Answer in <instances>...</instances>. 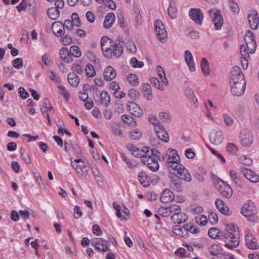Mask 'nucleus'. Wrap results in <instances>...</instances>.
<instances>
[{"instance_id": "obj_29", "label": "nucleus", "mask_w": 259, "mask_h": 259, "mask_svg": "<svg viewBox=\"0 0 259 259\" xmlns=\"http://www.w3.org/2000/svg\"><path fill=\"white\" fill-rule=\"evenodd\" d=\"M116 75L115 69L111 66L107 67L104 71V78L106 80H111L114 79Z\"/></svg>"}, {"instance_id": "obj_12", "label": "nucleus", "mask_w": 259, "mask_h": 259, "mask_svg": "<svg viewBox=\"0 0 259 259\" xmlns=\"http://www.w3.org/2000/svg\"><path fill=\"white\" fill-rule=\"evenodd\" d=\"M240 171L251 182L257 183L259 182V176L251 169L242 167L240 168Z\"/></svg>"}, {"instance_id": "obj_58", "label": "nucleus", "mask_w": 259, "mask_h": 259, "mask_svg": "<svg viewBox=\"0 0 259 259\" xmlns=\"http://www.w3.org/2000/svg\"><path fill=\"white\" fill-rule=\"evenodd\" d=\"M159 117L164 122H168L171 119V116L169 113L165 112H162L159 113Z\"/></svg>"}, {"instance_id": "obj_16", "label": "nucleus", "mask_w": 259, "mask_h": 259, "mask_svg": "<svg viewBox=\"0 0 259 259\" xmlns=\"http://www.w3.org/2000/svg\"><path fill=\"white\" fill-rule=\"evenodd\" d=\"M127 109L132 115L136 117H140L143 115L142 109L135 102H128Z\"/></svg>"}, {"instance_id": "obj_35", "label": "nucleus", "mask_w": 259, "mask_h": 259, "mask_svg": "<svg viewBox=\"0 0 259 259\" xmlns=\"http://www.w3.org/2000/svg\"><path fill=\"white\" fill-rule=\"evenodd\" d=\"M229 174L232 180L237 185V186L239 188H242L243 185L242 181L240 177L237 174L236 172L234 170H230Z\"/></svg>"}, {"instance_id": "obj_31", "label": "nucleus", "mask_w": 259, "mask_h": 259, "mask_svg": "<svg viewBox=\"0 0 259 259\" xmlns=\"http://www.w3.org/2000/svg\"><path fill=\"white\" fill-rule=\"evenodd\" d=\"M63 23L61 22H54L52 26V29L54 33L58 36H60L63 34L64 30Z\"/></svg>"}, {"instance_id": "obj_37", "label": "nucleus", "mask_w": 259, "mask_h": 259, "mask_svg": "<svg viewBox=\"0 0 259 259\" xmlns=\"http://www.w3.org/2000/svg\"><path fill=\"white\" fill-rule=\"evenodd\" d=\"M109 244L108 241H106L104 243L96 242L94 243V246L96 249L105 252L109 250Z\"/></svg>"}, {"instance_id": "obj_56", "label": "nucleus", "mask_w": 259, "mask_h": 259, "mask_svg": "<svg viewBox=\"0 0 259 259\" xmlns=\"http://www.w3.org/2000/svg\"><path fill=\"white\" fill-rule=\"evenodd\" d=\"M158 214L163 217H167L170 215L169 209L168 207H160L158 210Z\"/></svg>"}, {"instance_id": "obj_45", "label": "nucleus", "mask_w": 259, "mask_h": 259, "mask_svg": "<svg viewBox=\"0 0 259 259\" xmlns=\"http://www.w3.org/2000/svg\"><path fill=\"white\" fill-rule=\"evenodd\" d=\"M184 230L186 233L188 231L193 234H197L199 232V228L190 224L185 225L184 226Z\"/></svg>"}, {"instance_id": "obj_34", "label": "nucleus", "mask_w": 259, "mask_h": 259, "mask_svg": "<svg viewBox=\"0 0 259 259\" xmlns=\"http://www.w3.org/2000/svg\"><path fill=\"white\" fill-rule=\"evenodd\" d=\"M169 187L178 192H181L183 191V186L181 183L177 182L174 178H171L170 179Z\"/></svg>"}, {"instance_id": "obj_53", "label": "nucleus", "mask_w": 259, "mask_h": 259, "mask_svg": "<svg viewBox=\"0 0 259 259\" xmlns=\"http://www.w3.org/2000/svg\"><path fill=\"white\" fill-rule=\"evenodd\" d=\"M139 92L135 89H131L128 91V96L133 100H136L140 97Z\"/></svg>"}, {"instance_id": "obj_17", "label": "nucleus", "mask_w": 259, "mask_h": 259, "mask_svg": "<svg viewBox=\"0 0 259 259\" xmlns=\"http://www.w3.org/2000/svg\"><path fill=\"white\" fill-rule=\"evenodd\" d=\"M245 245L247 247L251 249H256L258 248V245L256 239L252 234L247 233L245 237Z\"/></svg>"}, {"instance_id": "obj_26", "label": "nucleus", "mask_w": 259, "mask_h": 259, "mask_svg": "<svg viewBox=\"0 0 259 259\" xmlns=\"http://www.w3.org/2000/svg\"><path fill=\"white\" fill-rule=\"evenodd\" d=\"M170 219L174 224H180L187 221L188 216L185 213L181 212L176 215H172Z\"/></svg>"}, {"instance_id": "obj_11", "label": "nucleus", "mask_w": 259, "mask_h": 259, "mask_svg": "<svg viewBox=\"0 0 259 259\" xmlns=\"http://www.w3.org/2000/svg\"><path fill=\"white\" fill-rule=\"evenodd\" d=\"M71 164L76 172L82 176L83 175V168L86 167L84 159L77 158L72 160V158H70Z\"/></svg>"}, {"instance_id": "obj_32", "label": "nucleus", "mask_w": 259, "mask_h": 259, "mask_svg": "<svg viewBox=\"0 0 259 259\" xmlns=\"http://www.w3.org/2000/svg\"><path fill=\"white\" fill-rule=\"evenodd\" d=\"M69 84L74 87H76L80 82L79 77L74 72L69 73L67 76Z\"/></svg>"}, {"instance_id": "obj_47", "label": "nucleus", "mask_w": 259, "mask_h": 259, "mask_svg": "<svg viewBox=\"0 0 259 259\" xmlns=\"http://www.w3.org/2000/svg\"><path fill=\"white\" fill-rule=\"evenodd\" d=\"M85 74L88 77H92L96 75V71L94 67L91 64L86 65L85 68L84 69Z\"/></svg>"}, {"instance_id": "obj_6", "label": "nucleus", "mask_w": 259, "mask_h": 259, "mask_svg": "<svg viewBox=\"0 0 259 259\" xmlns=\"http://www.w3.org/2000/svg\"><path fill=\"white\" fill-rule=\"evenodd\" d=\"M161 159L165 162L166 167L176 162H180V157L177 150L171 148L167 150L165 155L161 157Z\"/></svg>"}, {"instance_id": "obj_48", "label": "nucleus", "mask_w": 259, "mask_h": 259, "mask_svg": "<svg viewBox=\"0 0 259 259\" xmlns=\"http://www.w3.org/2000/svg\"><path fill=\"white\" fill-rule=\"evenodd\" d=\"M168 209L170 214L172 213V215H176L182 212L180 206L177 204H170L168 206Z\"/></svg>"}, {"instance_id": "obj_41", "label": "nucleus", "mask_w": 259, "mask_h": 259, "mask_svg": "<svg viewBox=\"0 0 259 259\" xmlns=\"http://www.w3.org/2000/svg\"><path fill=\"white\" fill-rule=\"evenodd\" d=\"M48 16L53 20H56L60 15L59 11L56 8H51L48 9Z\"/></svg>"}, {"instance_id": "obj_51", "label": "nucleus", "mask_w": 259, "mask_h": 259, "mask_svg": "<svg viewBox=\"0 0 259 259\" xmlns=\"http://www.w3.org/2000/svg\"><path fill=\"white\" fill-rule=\"evenodd\" d=\"M172 232L174 234L182 237H184L185 233H186L184 230V227L182 228L180 226H176L174 227L172 229Z\"/></svg>"}, {"instance_id": "obj_24", "label": "nucleus", "mask_w": 259, "mask_h": 259, "mask_svg": "<svg viewBox=\"0 0 259 259\" xmlns=\"http://www.w3.org/2000/svg\"><path fill=\"white\" fill-rule=\"evenodd\" d=\"M97 105L101 104L106 107L109 105L110 97L107 91H102L100 94V100L96 101Z\"/></svg>"}, {"instance_id": "obj_43", "label": "nucleus", "mask_w": 259, "mask_h": 259, "mask_svg": "<svg viewBox=\"0 0 259 259\" xmlns=\"http://www.w3.org/2000/svg\"><path fill=\"white\" fill-rule=\"evenodd\" d=\"M195 222L200 226H205L208 222V219L205 215L199 214L195 217Z\"/></svg>"}, {"instance_id": "obj_63", "label": "nucleus", "mask_w": 259, "mask_h": 259, "mask_svg": "<svg viewBox=\"0 0 259 259\" xmlns=\"http://www.w3.org/2000/svg\"><path fill=\"white\" fill-rule=\"evenodd\" d=\"M12 65L16 69H19L23 67V63L21 58H17L13 61Z\"/></svg>"}, {"instance_id": "obj_49", "label": "nucleus", "mask_w": 259, "mask_h": 259, "mask_svg": "<svg viewBox=\"0 0 259 259\" xmlns=\"http://www.w3.org/2000/svg\"><path fill=\"white\" fill-rule=\"evenodd\" d=\"M220 233V231L216 228H212L208 231L209 237L213 239L219 238Z\"/></svg>"}, {"instance_id": "obj_59", "label": "nucleus", "mask_w": 259, "mask_h": 259, "mask_svg": "<svg viewBox=\"0 0 259 259\" xmlns=\"http://www.w3.org/2000/svg\"><path fill=\"white\" fill-rule=\"evenodd\" d=\"M208 220L212 224H216L218 222V217L217 214L213 212H211L208 215Z\"/></svg>"}, {"instance_id": "obj_62", "label": "nucleus", "mask_w": 259, "mask_h": 259, "mask_svg": "<svg viewBox=\"0 0 259 259\" xmlns=\"http://www.w3.org/2000/svg\"><path fill=\"white\" fill-rule=\"evenodd\" d=\"M121 120L123 122H124L125 123H127L128 124H132L133 123V124L135 125V123H136L134 121V119L130 115H122Z\"/></svg>"}, {"instance_id": "obj_64", "label": "nucleus", "mask_w": 259, "mask_h": 259, "mask_svg": "<svg viewBox=\"0 0 259 259\" xmlns=\"http://www.w3.org/2000/svg\"><path fill=\"white\" fill-rule=\"evenodd\" d=\"M224 121L227 126H231L233 123V119L232 117L227 114L223 115Z\"/></svg>"}, {"instance_id": "obj_44", "label": "nucleus", "mask_w": 259, "mask_h": 259, "mask_svg": "<svg viewBox=\"0 0 259 259\" xmlns=\"http://www.w3.org/2000/svg\"><path fill=\"white\" fill-rule=\"evenodd\" d=\"M209 251L211 255L217 256L221 253L222 249L218 245L213 244L210 247Z\"/></svg>"}, {"instance_id": "obj_3", "label": "nucleus", "mask_w": 259, "mask_h": 259, "mask_svg": "<svg viewBox=\"0 0 259 259\" xmlns=\"http://www.w3.org/2000/svg\"><path fill=\"white\" fill-rule=\"evenodd\" d=\"M225 238L229 242L225 244L228 248L233 249L238 246L239 244V231L238 228L233 224H228L226 226Z\"/></svg>"}, {"instance_id": "obj_38", "label": "nucleus", "mask_w": 259, "mask_h": 259, "mask_svg": "<svg viewBox=\"0 0 259 259\" xmlns=\"http://www.w3.org/2000/svg\"><path fill=\"white\" fill-rule=\"evenodd\" d=\"M156 71L158 73V76L161 79V81L166 85H167L168 84V80L165 76V74L164 71L162 69V68L160 66H157L156 67Z\"/></svg>"}, {"instance_id": "obj_60", "label": "nucleus", "mask_w": 259, "mask_h": 259, "mask_svg": "<svg viewBox=\"0 0 259 259\" xmlns=\"http://www.w3.org/2000/svg\"><path fill=\"white\" fill-rule=\"evenodd\" d=\"M126 48L132 54H135L137 52V48L134 42L128 41L126 42Z\"/></svg>"}, {"instance_id": "obj_14", "label": "nucleus", "mask_w": 259, "mask_h": 259, "mask_svg": "<svg viewBox=\"0 0 259 259\" xmlns=\"http://www.w3.org/2000/svg\"><path fill=\"white\" fill-rule=\"evenodd\" d=\"M189 16L191 19L198 25L202 23L203 15L199 9H191L189 11Z\"/></svg>"}, {"instance_id": "obj_15", "label": "nucleus", "mask_w": 259, "mask_h": 259, "mask_svg": "<svg viewBox=\"0 0 259 259\" xmlns=\"http://www.w3.org/2000/svg\"><path fill=\"white\" fill-rule=\"evenodd\" d=\"M217 188L222 195L225 197L230 198L233 194L232 188L228 184L223 181H221V184H219Z\"/></svg>"}, {"instance_id": "obj_7", "label": "nucleus", "mask_w": 259, "mask_h": 259, "mask_svg": "<svg viewBox=\"0 0 259 259\" xmlns=\"http://www.w3.org/2000/svg\"><path fill=\"white\" fill-rule=\"evenodd\" d=\"M159 152L156 155L152 154H147L145 156H143V160L142 161L145 164H146L149 169L153 171H157L159 168V165L157 160L159 157Z\"/></svg>"}, {"instance_id": "obj_40", "label": "nucleus", "mask_w": 259, "mask_h": 259, "mask_svg": "<svg viewBox=\"0 0 259 259\" xmlns=\"http://www.w3.org/2000/svg\"><path fill=\"white\" fill-rule=\"evenodd\" d=\"M201 67L204 75H208L209 74V65L208 62L204 58L201 59Z\"/></svg>"}, {"instance_id": "obj_19", "label": "nucleus", "mask_w": 259, "mask_h": 259, "mask_svg": "<svg viewBox=\"0 0 259 259\" xmlns=\"http://www.w3.org/2000/svg\"><path fill=\"white\" fill-rule=\"evenodd\" d=\"M175 198L174 193L168 189H165L162 192L160 200L162 203H168L171 202Z\"/></svg>"}, {"instance_id": "obj_28", "label": "nucleus", "mask_w": 259, "mask_h": 259, "mask_svg": "<svg viewBox=\"0 0 259 259\" xmlns=\"http://www.w3.org/2000/svg\"><path fill=\"white\" fill-rule=\"evenodd\" d=\"M181 180L186 182H190L192 180V177L188 169L185 166L180 170L176 175Z\"/></svg>"}, {"instance_id": "obj_8", "label": "nucleus", "mask_w": 259, "mask_h": 259, "mask_svg": "<svg viewBox=\"0 0 259 259\" xmlns=\"http://www.w3.org/2000/svg\"><path fill=\"white\" fill-rule=\"evenodd\" d=\"M246 49L250 54H253L256 49V44L254 36L251 31L247 30L244 36Z\"/></svg>"}, {"instance_id": "obj_10", "label": "nucleus", "mask_w": 259, "mask_h": 259, "mask_svg": "<svg viewBox=\"0 0 259 259\" xmlns=\"http://www.w3.org/2000/svg\"><path fill=\"white\" fill-rule=\"evenodd\" d=\"M208 13L212 17V21L215 29L217 30L220 29L224 23V20L221 12L212 9L208 10Z\"/></svg>"}, {"instance_id": "obj_25", "label": "nucleus", "mask_w": 259, "mask_h": 259, "mask_svg": "<svg viewBox=\"0 0 259 259\" xmlns=\"http://www.w3.org/2000/svg\"><path fill=\"white\" fill-rule=\"evenodd\" d=\"M185 96L189 100L190 102L193 104L195 107L198 106V100L194 94L193 90L191 88H187L185 92Z\"/></svg>"}, {"instance_id": "obj_20", "label": "nucleus", "mask_w": 259, "mask_h": 259, "mask_svg": "<svg viewBox=\"0 0 259 259\" xmlns=\"http://www.w3.org/2000/svg\"><path fill=\"white\" fill-rule=\"evenodd\" d=\"M215 203L216 207L222 213L226 215H231V211L223 200L219 198L217 199Z\"/></svg>"}, {"instance_id": "obj_2", "label": "nucleus", "mask_w": 259, "mask_h": 259, "mask_svg": "<svg viewBox=\"0 0 259 259\" xmlns=\"http://www.w3.org/2000/svg\"><path fill=\"white\" fill-rule=\"evenodd\" d=\"M230 84V91L233 96H240L244 94L246 82L240 68L237 66H234L231 69Z\"/></svg>"}, {"instance_id": "obj_50", "label": "nucleus", "mask_w": 259, "mask_h": 259, "mask_svg": "<svg viewBox=\"0 0 259 259\" xmlns=\"http://www.w3.org/2000/svg\"><path fill=\"white\" fill-rule=\"evenodd\" d=\"M71 69L73 72H76L79 74H82L84 71L83 66L78 63L73 64L71 67Z\"/></svg>"}, {"instance_id": "obj_36", "label": "nucleus", "mask_w": 259, "mask_h": 259, "mask_svg": "<svg viewBox=\"0 0 259 259\" xmlns=\"http://www.w3.org/2000/svg\"><path fill=\"white\" fill-rule=\"evenodd\" d=\"M168 14L172 19H175L177 16V9L174 3L170 2L167 10Z\"/></svg>"}, {"instance_id": "obj_4", "label": "nucleus", "mask_w": 259, "mask_h": 259, "mask_svg": "<svg viewBox=\"0 0 259 259\" xmlns=\"http://www.w3.org/2000/svg\"><path fill=\"white\" fill-rule=\"evenodd\" d=\"M257 213L254 203L250 200L246 201L242 206L241 213L250 222H256L258 221Z\"/></svg>"}, {"instance_id": "obj_1", "label": "nucleus", "mask_w": 259, "mask_h": 259, "mask_svg": "<svg viewBox=\"0 0 259 259\" xmlns=\"http://www.w3.org/2000/svg\"><path fill=\"white\" fill-rule=\"evenodd\" d=\"M100 44L102 53L107 59L119 58L123 54V48L120 42L116 43L107 36L101 38Z\"/></svg>"}, {"instance_id": "obj_13", "label": "nucleus", "mask_w": 259, "mask_h": 259, "mask_svg": "<svg viewBox=\"0 0 259 259\" xmlns=\"http://www.w3.org/2000/svg\"><path fill=\"white\" fill-rule=\"evenodd\" d=\"M154 131L157 138L164 142H168L169 140L167 131L162 125L154 126Z\"/></svg>"}, {"instance_id": "obj_46", "label": "nucleus", "mask_w": 259, "mask_h": 259, "mask_svg": "<svg viewBox=\"0 0 259 259\" xmlns=\"http://www.w3.org/2000/svg\"><path fill=\"white\" fill-rule=\"evenodd\" d=\"M139 179L140 183L144 187H146L149 186V179L145 172H141L139 173Z\"/></svg>"}, {"instance_id": "obj_23", "label": "nucleus", "mask_w": 259, "mask_h": 259, "mask_svg": "<svg viewBox=\"0 0 259 259\" xmlns=\"http://www.w3.org/2000/svg\"><path fill=\"white\" fill-rule=\"evenodd\" d=\"M185 60L189 67V70L191 72L195 71V65L193 60V57L190 51L187 50L185 52Z\"/></svg>"}, {"instance_id": "obj_33", "label": "nucleus", "mask_w": 259, "mask_h": 259, "mask_svg": "<svg viewBox=\"0 0 259 259\" xmlns=\"http://www.w3.org/2000/svg\"><path fill=\"white\" fill-rule=\"evenodd\" d=\"M184 166L181 164L180 162H176V163L172 164V165H170L169 167H167V168L170 173L176 176L178 172H179L180 170H182Z\"/></svg>"}, {"instance_id": "obj_30", "label": "nucleus", "mask_w": 259, "mask_h": 259, "mask_svg": "<svg viewBox=\"0 0 259 259\" xmlns=\"http://www.w3.org/2000/svg\"><path fill=\"white\" fill-rule=\"evenodd\" d=\"M115 20V16L113 13L107 14L105 18L103 23V26L104 28L106 29L110 28L112 26Z\"/></svg>"}, {"instance_id": "obj_27", "label": "nucleus", "mask_w": 259, "mask_h": 259, "mask_svg": "<svg viewBox=\"0 0 259 259\" xmlns=\"http://www.w3.org/2000/svg\"><path fill=\"white\" fill-rule=\"evenodd\" d=\"M241 56L242 57L241 60L242 67L244 69H247L248 67V60L249 57V52L246 50L245 46L241 45L240 47Z\"/></svg>"}, {"instance_id": "obj_39", "label": "nucleus", "mask_w": 259, "mask_h": 259, "mask_svg": "<svg viewBox=\"0 0 259 259\" xmlns=\"http://www.w3.org/2000/svg\"><path fill=\"white\" fill-rule=\"evenodd\" d=\"M126 78L128 83L132 86H136L139 83V77L135 74L130 73Z\"/></svg>"}, {"instance_id": "obj_21", "label": "nucleus", "mask_w": 259, "mask_h": 259, "mask_svg": "<svg viewBox=\"0 0 259 259\" xmlns=\"http://www.w3.org/2000/svg\"><path fill=\"white\" fill-rule=\"evenodd\" d=\"M248 23L250 27L253 29H256L259 24V19L257 13L253 11L248 15Z\"/></svg>"}, {"instance_id": "obj_22", "label": "nucleus", "mask_w": 259, "mask_h": 259, "mask_svg": "<svg viewBox=\"0 0 259 259\" xmlns=\"http://www.w3.org/2000/svg\"><path fill=\"white\" fill-rule=\"evenodd\" d=\"M210 142L214 145H219L223 141V134L221 131L212 132L209 135Z\"/></svg>"}, {"instance_id": "obj_54", "label": "nucleus", "mask_w": 259, "mask_h": 259, "mask_svg": "<svg viewBox=\"0 0 259 259\" xmlns=\"http://www.w3.org/2000/svg\"><path fill=\"white\" fill-rule=\"evenodd\" d=\"M130 64L134 68H141L144 65L143 62L139 61L136 58H132L131 59Z\"/></svg>"}, {"instance_id": "obj_9", "label": "nucleus", "mask_w": 259, "mask_h": 259, "mask_svg": "<svg viewBox=\"0 0 259 259\" xmlns=\"http://www.w3.org/2000/svg\"><path fill=\"white\" fill-rule=\"evenodd\" d=\"M154 26L157 38L161 41L165 40L167 37V31L163 23L159 20H156Z\"/></svg>"}, {"instance_id": "obj_18", "label": "nucleus", "mask_w": 259, "mask_h": 259, "mask_svg": "<svg viewBox=\"0 0 259 259\" xmlns=\"http://www.w3.org/2000/svg\"><path fill=\"white\" fill-rule=\"evenodd\" d=\"M241 144L243 146H249L253 142V137L249 132L243 131L241 133Z\"/></svg>"}, {"instance_id": "obj_57", "label": "nucleus", "mask_w": 259, "mask_h": 259, "mask_svg": "<svg viewBox=\"0 0 259 259\" xmlns=\"http://www.w3.org/2000/svg\"><path fill=\"white\" fill-rule=\"evenodd\" d=\"M130 137L134 140L139 139L142 136V133L138 129L133 130L130 132Z\"/></svg>"}, {"instance_id": "obj_5", "label": "nucleus", "mask_w": 259, "mask_h": 259, "mask_svg": "<svg viewBox=\"0 0 259 259\" xmlns=\"http://www.w3.org/2000/svg\"><path fill=\"white\" fill-rule=\"evenodd\" d=\"M126 147L133 156L136 157H140L142 161L143 160V156L153 153L154 154L156 155L158 153V150L154 149H150L147 146L143 147L142 149H140L134 145L128 144Z\"/></svg>"}, {"instance_id": "obj_52", "label": "nucleus", "mask_w": 259, "mask_h": 259, "mask_svg": "<svg viewBox=\"0 0 259 259\" xmlns=\"http://www.w3.org/2000/svg\"><path fill=\"white\" fill-rule=\"evenodd\" d=\"M151 82L153 84L155 88H157L160 91H164V88L162 84H161L159 79L156 77H152L151 78Z\"/></svg>"}, {"instance_id": "obj_42", "label": "nucleus", "mask_w": 259, "mask_h": 259, "mask_svg": "<svg viewBox=\"0 0 259 259\" xmlns=\"http://www.w3.org/2000/svg\"><path fill=\"white\" fill-rule=\"evenodd\" d=\"M70 54H71V57L74 56L76 58H79L81 56V52L79 48L76 46H72L69 49Z\"/></svg>"}, {"instance_id": "obj_55", "label": "nucleus", "mask_w": 259, "mask_h": 259, "mask_svg": "<svg viewBox=\"0 0 259 259\" xmlns=\"http://www.w3.org/2000/svg\"><path fill=\"white\" fill-rule=\"evenodd\" d=\"M227 151L233 154H236L238 151L237 146L233 143H229L226 146Z\"/></svg>"}, {"instance_id": "obj_61", "label": "nucleus", "mask_w": 259, "mask_h": 259, "mask_svg": "<svg viewBox=\"0 0 259 259\" xmlns=\"http://www.w3.org/2000/svg\"><path fill=\"white\" fill-rule=\"evenodd\" d=\"M59 92L64 97V99L68 100L70 97V94L66 90L63 85H59Z\"/></svg>"}]
</instances>
